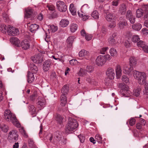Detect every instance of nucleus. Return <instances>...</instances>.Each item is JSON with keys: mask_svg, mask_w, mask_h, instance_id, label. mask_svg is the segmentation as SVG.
<instances>
[{"mask_svg": "<svg viewBox=\"0 0 148 148\" xmlns=\"http://www.w3.org/2000/svg\"><path fill=\"white\" fill-rule=\"evenodd\" d=\"M4 118L7 121L10 120L16 127H20V124L16 118L15 115L12 114L9 110H7L4 112Z\"/></svg>", "mask_w": 148, "mask_h": 148, "instance_id": "f257e3e1", "label": "nucleus"}, {"mask_svg": "<svg viewBox=\"0 0 148 148\" xmlns=\"http://www.w3.org/2000/svg\"><path fill=\"white\" fill-rule=\"evenodd\" d=\"M78 126L76 120L71 118L69 119V121L65 127L66 131L67 132L73 131L76 129Z\"/></svg>", "mask_w": 148, "mask_h": 148, "instance_id": "f03ea898", "label": "nucleus"}, {"mask_svg": "<svg viewBox=\"0 0 148 148\" xmlns=\"http://www.w3.org/2000/svg\"><path fill=\"white\" fill-rule=\"evenodd\" d=\"M134 76L138 79V83L141 85L144 84L146 83V75L144 72H140L135 71L134 72Z\"/></svg>", "mask_w": 148, "mask_h": 148, "instance_id": "7ed1b4c3", "label": "nucleus"}, {"mask_svg": "<svg viewBox=\"0 0 148 148\" xmlns=\"http://www.w3.org/2000/svg\"><path fill=\"white\" fill-rule=\"evenodd\" d=\"M18 135L17 131L15 130H12L9 134L8 140L10 143L16 142L18 139Z\"/></svg>", "mask_w": 148, "mask_h": 148, "instance_id": "20e7f679", "label": "nucleus"}, {"mask_svg": "<svg viewBox=\"0 0 148 148\" xmlns=\"http://www.w3.org/2000/svg\"><path fill=\"white\" fill-rule=\"evenodd\" d=\"M119 87L121 88V92L123 96L129 97L131 95L132 93L128 90V86L123 83L119 84Z\"/></svg>", "mask_w": 148, "mask_h": 148, "instance_id": "39448f33", "label": "nucleus"}, {"mask_svg": "<svg viewBox=\"0 0 148 148\" xmlns=\"http://www.w3.org/2000/svg\"><path fill=\"white\" fill-rule=\"evenodd\" d=\"M56 6L58 10L60 12H64L66 10L67 6L63 1H57Z\"/></svg>", "mask_w": 148, "mask_h": 148, "instance_id": "423d86ee", "label": "nucleus"}, {"mask_svg": "<svg viewBox=\"0 0 148 148\" xmlns=\"http://www.w3.org/2000/svg\"><path fill=\"white\" fill-rule=\"evenodd\" d=\"M8 33L9 35L14 36L18 34L19 32L18 30L15 27L8 25Z\"/></svg>", "mask_w": 148, "mask_h": 148, "instance_id": "0eeeda50", "label": "nucleus"}, {"mask_svg": "<svg viewBox=\"0 0 148 148\" xmlns=\"http://www.w3.org/2000/svg\"><path fill=\"white\" fill-rule=\"evenodd\" d=\"M41 54L39 53L38 55H34L31 58L32 60L35 63L39 64L41 63L43 60V57L41 56Z\"/></svg>", "mask_w": 148, "mask_h": 148, "instance_id": "6e6552de", "label": "nucleus"}, {"mask_svg": "<svg viewBox=\"0 0 148 148\" xmlns=\"http://www.w3.org/2000/svg\"><path fill=\"white\" fill-rule=\"evenodd\" d=\"M126 18L129 20L130 22L133 24L135 22V18L132 12L130 10H128L126 15Z\"/></svg>", "mask_w": 148, "mask_h": 148, "instance_id": "1a4fd4ad", "label": "nucleus"}, {"mask_svg": "<svg viewBox=\"0 0 148 148\" xmlns=\"http://www.w3.org/2000/svg\"><path fill=\"white\" fill-rule=\"evenodd\" d=\"M105 57L103 56H98L96 59V64L98 66H102L106 62Z\"/></svg>", "mask_w": 148, "mask_h": 148, "instance_id": "9d476101", "label": "nucleus"}, {"mask_svg": "<svg viewBox=\"0 0 148 148\" xmlns=\"http://www.w3.org/2000/svg\"><path fill=\"white\" fill-rule=\"evenodd\" d=\"M106 73L110 79H112L114 78L115 74L114 71L113 69L109 68L106 71Z\"/></svg>", "mask_w": 148, "mask_h": 148, "instance_id": "9b49d317", "label": "nucleus"}, {"mask_svg": "<svg viewBox=\"0 0 148 148\" xmlns=\"http://www.w3.org/2000/svg\"><path fill=\"white\" fill-rule=\"evenodd\" d=\"M117 18L115 14L112 13H108L106 14L105 18L108 21H115Z\"/></svg>", "mask_w": 148, "mask_h": 148, "instance_id": "f8f14e48", "label": "nucleus"}, {"mask_svg": "<svg viewBox=\"0 0 148 148\" xmlns=\"http://www.w3.org/2000/svg\"><path fill=\"white\" fill-rule=\"evenodd\" d=\"M123 72L126 74H130L133 73L134 75V72L135 71H133V68L132 66H130V68L127 67L126 65H125L123 67Z\"/></svg>", "mask_w": 148, "mask_h": 148, "instance_id": "ddd939ff", "label": "nucleus"}, {"mask_svg": "<svg viewBox=\"0 0 148 148\" xmlns=\"http://www.w3.org/2000/svg\"><path fill=\"white\" fill-rule=\"evenodd\" d=\"M51 62L49 60H47L44 62L43 64V69L45 71H47L50 67Z\"/></svg>", "mask_w": 148, "mask_h": 148, "instance_id": "4468645a", "label": "nucleus"}, {"mask_svg": "<svg viewBox=\"0 0 148 148\" xmlns=\"http://www.w3.org/2000/svg\"><path fill=\"white\" fill-rule=\"evenodd\" d=\"M46 101L43 98L40 99H39L37 103V106L38 108H41L44 107L45 105Z\"/></svg>", "mask_w": 148, "mask_h": 148, "instance_id": "2eb2a0df", "label": "nucleus"}, {"mask_svg": "<svg viewBox=\"0 0 148 148\" xmlns=\"http://www.w3.org/2000/svg\"><path fill=\"white\" fill-rule=\"evenodd\" d=\"M21 45L22 48L25 50L29 48L30 46L29 42L27 40L22 41L21 43Z\"/></svg>", "mask_w": 148, "mask_h": 148, "instance_id": "dca6fc26", "label": "nucleus"}, {"mask_svg": "<svg viewBox=\"0 0 148 148\" xmlns=\"http://www.w3.org/2000/svg\"><path fill=\"white\" fill-rule=\"evenodd\" d=\"M79 56L80 57L84 56L86 58L88 59L89 56V52L83 49L79 53Z\"/></svg>", "mask_w": 148, "mask_h": 148, "instance_id": "f3484780", "label": "nucleus"}, {"mask_svg": "<svg viewBox=\"0 0 148 148\" xmlns=\"http://www.w3.org/2000/svg\"><path fill=\"white\" fill-rule=\"evenodd\" d=\"M10 41L15 45L19 47L20 41L18 38L14 37H12L10 39Z\"/></svg>", "mask_w": 148, "mask_h": 148, "instance_id": "a211bd4d", "label": "nucleus"}, {"mask_svg": "<svg viewBox=\"0 0 148 148\" xmlns=\"http://www.w3.org/2000/svg\"><path fill=\"white\" fill-rule=\"evenodd\" d=\"M33 73H31L30 71H28L27 75V81L29 83H31L34 80V77Z\"/></svg>", "mask_w": 148, "mask_h": 148, "instance_id": "6ab92c4d", "label": "nucleus"}, {"mask_svg": "<svg viewBox=\"0 0 148 148\" xmlns=\"http://www.w3.org/2000/svg\"><path fill=\"white\" fill-rule=\"evenodd\" d=\"M122 70L120 65H117L116 68V77L118 79L120 78L122 75Z\"/></svg>", "mask_w": 148, "mask_h": 148, "instance_id": "aec40b11", "label": "nucleus"}, {"mask_svg": "<svg viewBox=\"0 0 148 148\" xmlns=\"http://www.w3.org/2000/svg\"><path fill=\"white\" fill-rule=\"evenodd\" d=\"M33 15L32 10L31 8H28L26 10V13L25 15V18H30L33 17Z\"/></svg>", "mask_w": 148, "mask_h": 148, "instance_id": "412c9836", "label": "nucleus"}, {"mask_svg": "<svg viewBox=\"0 0 148 148\" xmlns=\"http://www.w3.org/2000/svg\"><path fill=\"white\" fill-rule=\"evenodd\" d=\"M69 86L68 85L66 84L63 86L61 89V92L62 94L67 95L69 92Z\"/></svg>", "mask_w": 148, "mask_h": 148, "instance_id": "4be33fe9", "label": "nucleus"}, {"mask_svg": "<svg viewBox=\"0 0 148 148\" xmlns=\"http://www.w3.org/2000/svg\"><path fill=\"white\" fill-rule=\"evenodd\" d=\"M69 24V21L67 19H62L60 22V26L63 27H66Z\"/></svg>", "mask_w": 148, "mask_h": 148, "instance_id": "5701e85b", "label": "nucleus"}, {"mask_svg": "<svg viewBox=\"0 0 148 148\" xmlns=\"http://www.w3.org/2000/svg\"><path fill=\"white\" fill-rule=\"evenodd\" d=\"M29 68L32 73H36L38 71V68L34 63H31L29 65Z\"/></svg>", "mask_w": 148, "mask_h": 148, "instance_id": "b1692460", "label": "nucleus"}, {"mask_svg": "<svg viewBox=\"0 0 148 148\" xmlns=\"http://www.w3.org/2000/svg\"><path fill=\"white\" fill-rule=\"evenodd\" d=\"M66 95L62 94L61 96V104L62 106H65L66 103L67 99L66 97Z\"/></svg>", "mask_w": 148, "mask_h": 148, "instance_id": "393cba45", "label": "nucleus"}, {"mask_svg": "<svg viewBox=\"0 0 148 148\" xmlns=\"http://www.w3.org/2000/svg\"><path fill=\"white\" fill-rule=\"evenodd\" d=\"M126 10V5L123 4L120 5L119 11L121 14H124L125 13Z\"/></svg>", "mask_w": 148, "mask_h": 148, "instance_id": "a878e982", "label": "nucleus"}, {"mask_svg": "<svg viewBox=\"0 0 148 148\" xmlns=\"http://www.w3.org/2000/svg\"><path fill=\"white\" fill-rule=\"evenodd\" d=\"M137 64L136 59L134 57H131L130 59L129 64L130 66H135Z\"/></svg>", "mask_w": 148, "mask_h": 148, "instance_id": "bb28decb", "label": "nucleus"}, {"mask_svg": "<svg viewBox=\"0 0 148 148\" xmlns=\"http://www.w3.org/2000/svg\"><path fill=\"white\" fill-rule=\"evenodd\" d=\"M70 11L73 15H76V10L73 4L71 3L69 7Z\"/></svg>", "mask_w": 148, "mask_h": 148, "instance_id": "cd10ccee", "label": "nucleus"}, {"mask_svg": "<svg viewBox=\"0 0 148 148\" xmlns=\"http://www.w3.org/2000/svg\"><path fill=\"white\" fill-rule=\"evenodd\" d=\"M38 27L39 26L38 25L35 24H33L30 25L29 29L31 32H34L38 29Z\"/></svg>", "mask_w": 148, "mask_h": 148, "instance_id": "c85d7f7f", "label": "nucleus"}, {"mask_svg": "<svg viewBox=\"0 0 148 148\" xmlns=\"http://www.w3.org/2000/svg\"><path fill=\"white\" fill-rule=\"evenodd\" d=\"M77 25L76 24H71L70 26V29L71 31L72 32H75L77 29Z\"/></svg>", "mask_w": 148, "mask_h": 148, "instance_id": "c756f323", "label": "nucleus"}, {"mask_svg": "<svg viewBox=\"0 0 148 148\" xmlns=\"http://www.w3.org/2000/svg\"><path fill=\"white\" fill-rule=\"evenodd\" d=\"M30 112L32 114H35L36 113V108L32 105H30L28 107Z\"/></svg>", "mask_w": 148, "mask_h": 148, "instance_id": "7c9ffc66", "label": "nucleus"}, {"mask_svg": "<svg viewBox=\"0 0 148 148\" xmlns=\"http://www.w3.org/2000/svg\"><path fill=\"white\" fill-rule=\"evenodd\" d=\"M108 41L110 44L112 46L115 45L117 42L116 39L110 37L109 38Z\"/></svg>", "mask_w": 148, "mask_h": 148, "instance_id": "2f4dec72", "label": "nucleus"}, {"mask_svg": "<svg viewBox=\"0 0 148 148\" xmlns=\"http://www.w3.org/2000/svg\"><path fill=\"white\" fill-rule=\"evenodd\" d=\"M127 25V23L126 21H120L118 24V25L121 29H123L125 26Z\"/></svg>", "mask_w": 148, "mask_h": 148, "instance_id": "473e14b6", "label": "nucleus"}, {"mask_svg": "<svg viewBox=\"0 0 148 148\" xmlns=\"http://www.w3.org/2000/svg\"><path fill=\"white\" fill-rule=\"evenodd\" d=\"M132 28L137 31L139 30L141 28V25L140 23L136 24L132 26Z\"/></svg>", "mask_w": 148, "mask_h": 148, "instance_id": "72a5a7b5", "label": "nucleus"}, {"mask_svg": "<svg viewBox=\"0 0 148 148\" xmlns=\"http://www.w3.org/2000/svg\"><path fill=\"white\" fill-rule=\"evenodd\" d=\"M110 52L111 56H116L117 55V51L114 48H111L110 50Z\"/></svg>", "mask_w": 148, "mask_h": 148, "instance_id": "f704fd0d", "label": "nucleus"}, {"mask_svg": "<svg viewBox=\"0 0 148 148\" xmlns=\"http://www.w3.org/2000/svg\"><path fill=\"white\" fill-rule=\"evenodd\" d=\"M143 10L140 9H138L136 11V16L139 18L142 16L143 14Z\"/></svg>", "mask_w": 148, "mask_h": 148, "instance_id": "c9c22d12", "label": "nucleus"}, {"mask_svg": "<svg viewBox=\"0 0 148 148\" xmlns=\"http://www.w3.org/2000/svg\"><path fill=\"white\" fill-rule=\"evenodd\" d=\"M0 29L1 30L2 32L3 33H5L7 32H8V25L7 26L4 25H2Z\"/></svg>", "mask_w": 148, "mask_h": 148, "instance_id": "e433bc0d", "label": "nucleus"}, {"mask_svg": "<svg viewBox=\"0 0 148 148\" xmlns=\"http://www.w3.org/2000/svg\"><path fill=\"white\" fill-rule=\"evenodd\" d=\"M92 16L94 18L97 19L99 18L98 13L97 10H95L93 11L92 13Z\"/></svg>", "mask_w": 148, "mask_h": 148, "instance_id": "4c0bfd02", "label": "nucleus"}, {"mask_svg": "<svg viewBox=\"0 0 148 148\" xmlns=\"http://www.w3.org/2000/svg\"><path fill=\"white\" fill-rule=\"evenodd\" d=\"M87 73L86 71L84 69H81L79 72L78 73V74L79 76H83Z\"/></svg>", "mask_w": 148, "mask_h": 148, "instance_id": "58836bf2", "label": "nucleus"}, {"mask_svg": "<svg viewBox=\"0 0 148 148\" xmlns=\"http://www.w3.org/2000/svg\"><path fill=\"white\" fill-rule=\"evenodd\" d=\"M95 138L96 140L99 143H101L102 138L101 136L99 134H97L95 137Z\"/></svg>", "mask_w": 148, "mask_h": 148, "instance_id": "ea45409f", "label": "nucleus"}, {"mask_svg": "<svg viewBox=\"0 0 148 148\" xmlns=\"http://www.w3.org/2000/svg\"><path fill=\"white\" fill-rule=\"evenodd\" d=\"M86 72L89 73H91L94 71V67L91 66H87L86 69Z\"/></svg>", "mask_w": 148, "mask_h": 148, "instance_id": "a19ab883", "label": "nucleus"}, {"mask_svg": "<svg viewBox=\"0 0 148 148\" xmlns=\"http://www.w3.org/2000/svg\"><path fill=\"white\" fill-rule=\"evenodd\" d=\"M140 39L138 35H135L133 36L132 41L134 42H137L140 40Z\"/></svg>", "mask_w": 148, "mask_h": 148, "instance_id": "79ce46f5", "label": "nucleus"}, {"mask_svg": "<svg viewBox=\"0 0 148 148\" xmlns=\"http://www.w3.org/2000/svg\"><path fill=\"white\" fill-rule=\"evenodd\" d=\"M74 38V37L73 36H70L66 40V42L67 43H69V44H71L73 42Z\"/></svg>", "mask_w": 148, "mask_h": 148, "instance_id": "37998d69", "label": "nucleus"}, {"mask_svg": "<svg viewBox=\"0 0 148 148\" xmlns=\"http://www.w3.org/2000/svg\"><path fill=\"white\" fill-rule=\"evenodd\" d=\"M123 43L125 46L127 47H130L131 45V41L128 40H125Z\"/></svg>", "mask_w": 148, "mask_h": 148, "instance_id": "c03bdc74", "label": "nucleus"}, {"mask_svg": "<svg viewBox=\"0 0 148 148\" xmlns=\"http://www.w3.org/2000/svg\"><path fill=\"white\" fill-rule=\"evenodd\" d=\"M140 90L141 89L139 88H137V89L134 90V95L136 97H138L140 94Z\"/></svg>", "mask_w": 148, "mask_h": 148, "instance_id": "a18cd8bd", "label": "nucleus"}, {"mask_svg": "<svg viewBox=\"0 0 148 148\" xmlns=\"http://www.w3.org/2000/svg\"><path fill=\"white\" fill-rule=\"evenodd\" d=\"M63 117L60 115H58L56 117L57 121L60 124L62 122Z\"/></svg>", "mask_w": 148, "mask_h": 148, "instance_id": "49530a36", "label": "nucleus"}, {"mask_svg": "<svg viewBox=\"0 0 148 148\" xmlns=\"http://www.w3.org/2000/svg\"><path fill=\"white\" fill-rule=\"evenodd\" d=\"M0 128L4 132H7L8 130V127L7 125H2Z\"/></svg>", "mask_w": 148, "mask_h": 148, "instance_id": "de8ad7c7", "label": "nucleus"}, {"mask_svg": "<svg viewBox=\"0 0 148 148\" xmlns=\"http://www.w3.org/2000/svg\"><path fill=\"white\" fill-rule=\"evenodd\" d=\"M50 29L51 30L52 32H55L58 29V27L56 26H55L53 25H52L50 26Z\"/></svg>", "mask_w": 148, "mask_h": 148, "instance_id": "09e8293b", "label": "nucleus"}, {"mask_svg": "<svg viewBox=\"0 0 148 148\" xmlns=\"http://www.w3.org/2000/svg\"><path fill=\"white\" fill-rule=\"evenodd\" d=\"M145 45V43L143 41L140 40L137 42V45L138 47H140L142 48Z\"/></svg>", "mask_w": 148, "mask_h": 148, "instance_id": "8fccbe9b", "label": "nucleus"}, {"mask_svg": "<svg viewBox=\"0 0 148 148\" xmlns=\"http://www.w3.org/2000/svg\"><path fill=\"white\" fill-rule=\"evenodd\" d=\"M122 81L125 83H127L129 82V79L126 75H123L122 77Z\"/></svg>", "mask_w": 148, "mask_h": 148, "instance_id": "3c124183", "label": "nucleus"}, {"mask_svg": "<svg viewBox=\"0 0 148 148\" xmlns=\"http://www.w3.org/2000/svg\"><path fill=\"white\" fill-rule=\"evenodd\" d=\"M116 23L115 21H112V23H110L108 25V27L110 28H113L115 27Z\"/></svg>", "mask_w": 148, "mask_h": 148, "instance_id": "603ef678", "label": "nucleus"}, {"mask_svg": "<svg viewBox=\"0 0 148 148\" xmlns=\"http://www.w3.org/2000/svg\"><path fill=\"white\" fill-rule=\"evenodd\" d=\"M47 7L48 10L50 11H55V7L52 5H47Z\"/></svg>", "mask_w": 148, "mask_h": 148, "instance_id": "864d4df0", "label": "nucleus"}, {"mask_svg": "<svg viewBox=\"0 0 148 148\" xmlns=\"http://www.w3.org/2000/svg\"><path fill=\"white\" fill-rule=\"evenodd\" d=\"M145 89L143 91L144 94L146 95H148V84H145Z\"/></svg>", "mask_w": 148, "mask_h": 148, "instance_id": "5fc2aeb1", "label": "nucleus"}, {"mask_svg": "<svg viewBox=\"0 0 148 148\" xmlns=\"http://www.w3.org/2000/svg\"><path fill=\"white\" fill-rule=\"evenodd\" d=\"M28 144L29 146L31 147H34V142L33 140L29 139L28 140Z\"/></svg>", "mask_w": 148, "mask_h": 148, "instance_id": "6e6d98bb", "label": "nucleus"}, {"mask_svg": "<svg viewBox=\"0 0 148 148\" xmlns=\"http://www.w3.org/2000/svg\"><path fill=\"white\" fill-rule=\"evenodd\" d=\"M85 38L87 41H89L91 40L92 38L91 34L87 33L85 36Z\"/></svg>", "mask_w": 148, "mask_h": 148, "instance_id": "4d7b16f0", "label": "nucleus"}, {"mask_svg": "<svg viewBox=\"0 0 148 148\" xmlns=\"http://www.w3.org/2000/svg\"><path fill=\"white\" fill-rule=\"evenodd\" d=\"M108 49V47H103L100 50V53L102 54H105Z\"/></svg>", "mask_w": 148, "mask_h": 148, "instance_id": "13d9d810", "label": "nucleus"}, {"mask_svg": "<svg viewBox=\"0 0 148 148\" xmlns=\"http://www.w3.org/2000/svg\"><path fill=\"white\" fill-rule=\"evenodd\" d=\"M78 136L80 142L82 143H83L85 140V137L84 135H79Z\"/></svg>", "mask_w": 148, "mask_h": 148, "instance_id": "bf43d9fd", "label": "nucleus"}, {"mask_svg": "<svg viewBox=\"0 0 148 148\" xmlns=\"http://www.w3.org/2000/svg\"><path fill=\"white\" fill-rule=\"evenodd\" d=\"M3 17L5 21L6 22L8 21L9 19L8 15L6 14L5 13H3Z\"/></svg>", "mask_w": 148, "mask_h": 148, "instance_id": "052dcab7", "label": "nucleus"}, {"mask_svg": "<svg viewBox=\"0 0 148 148\" xmlns=\"http://www.w3.org/2000/svg\"><path fill=\"white\" fill-rule=\"evenodd\" d=\"M135 122L136 120L132 118L130 120L129 123L130 125L133 126L135 124Z\"/></svg>", "mask_w": 148, "mask_h": 148, "instance_id": "680f3d73", "label": "nucleus"}, {"mask_svg": "<svg viewBox=\"0 0 148 148\" xmlns=\"http://www.w3.org/2000/svg\"><path fill=\"white\" fill-rule=\"evenodd\" d=\"M55 135L58 140H60L61 138V136L60 134V132L58 131L56 132Z\"/></svg>", "mask_w": 148, "mask_h": 148, "instance_id": "e2e57ef3", "label": "nucleus"}, {"mask_svg": "<svg viewBox=\"0 0 148 148\" xmlns=\"http://www.w3.org/2000/svg\"><path fill=\"white\" fill-rule=\"evenodd\" d=\"M20 132L21 133L25 136H27V135L26 134L25 131L24 130L23 127H22L21 129L20 130Z\"/></svg>", "mask_w": 148, "mask_h": 148, "instance_id": "0e129e2a", "label": "nucleus"}, {"mask_svg": "<svg viewBox=\"0 0 148 148\" xmlns=\"http://www.w3.org/2000/svg\"><path fill=\"white\" fill-rule=\"evenodd\" d=\"M143 50L145 52L148 53V46L146 45V44L142 48Z\"/></svg>", "mask_w": 148, "mask_h": 148, "instance_id": "69168bd1", "label": "nucleus"}, {"mask_svg": "<svg viewBox=\"0 0 148 148\" xmlns=\"http://www.w3.org/2000/svg\"><path fill=\"white\" fill-rule=\"evenodd\" d=\"M88 5L87 4H86L82 7L81 9L83 11L88 9Z\"/></svg>", "mask_w": 148, "mask_h": 148, "instance_id": "338daca9", "label": "nucleus"}, {"mask_svg": "<svg viewBox=\"0 0 148 148\" xmlns=\"http://www.w3.org/2000/svg\"><path fill=\"white\" fill-rule=\"evenodd\" d=\"M77 61L75 60H72L70 61V63L71 65H75L77 63Z\"/></svg>", "mask_w": 148, "mask_h": 148, "instance_id": "774afa93", "label": "nucleus"}]
</instances>
